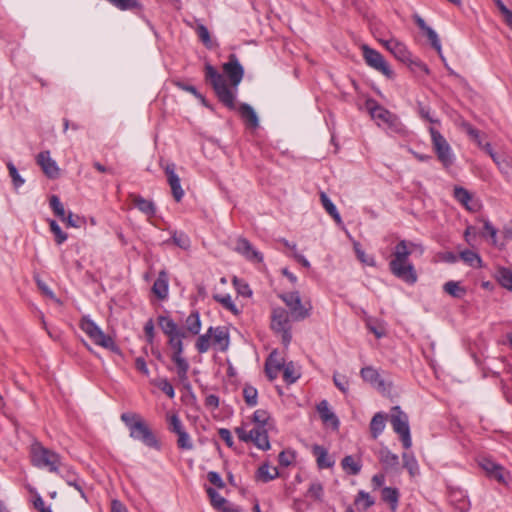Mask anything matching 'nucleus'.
I'll return each instance as SVG.
<instances>
[{
    "label": "nucleus",
    "instance_id": "a878e982",
    "mask_svg": "<svg viewBox=\"0 0 512 512\" xmlns=\"http://www.w3.org/2000/svg\"><path fill=\"white\" fill-rule=\"evenodd\" d=\"M283 369V363L277 359V353L272 352L265 363V372L270 380L277 378L279 372Z\"/></svg>",
    "mask_w": 512,
    "mask_h": 512
},
{
    "label": "nucleus",
    "instance_id": "6e6552de",
    "mask_svg": "<svg viewBox=\"0 0 512 512\" xmlns=\"http://www.w3.org/2000/svg\"><path fill=\"white\" fill-rule=\"evenodd\" d=\"M362 55L365 63L372 69L380 72L389 79L394 77V72L384 59V57L375 49L370 48L368 45L361 46Z\"/></svg>",
    "mask_w": 512,
    "mask_h": 512
},
{
    "label": "nucleus",
    "instance_id": "1a4fd4ad",
    "mask_svg": "<svg viewBox=\"0 0 512 512\" xmlns=\"http://www.w3.org/2000/svg\"><path fill=\"white\" fill-rule=\"evenodd\" d=\"M366 106L369 110L371 117L377 121L378 125L384 123L394 131L400 130L401 123L396 115H394L384 107L378 105L374 100H368L366 102Z\"/></svg>",
    "mask_w": 512,
    "mask_h": 512
},
{
    "label": "nucleus",
    "instance_id": "9d476101",
    "mask_svg": "<svg viewBox=\"0 0 512 512\" xmlns=\"http://www.w3.org/2000/svg\"><path fill=\"white\" fill-rule=\"evenodd\" d=\"M429 132L434 150L439 161L443 164L444 167H449L454 161V156L449 143L442 136V134L433 127L429 128Z\"/></svg>",
    "mask_w": 512,
    "mask_h": 512
},
{
    "label": "nucleus",
    "instance_id": "4d7b16f0",
    "mask_svg": "<svg viewBox=\"0 0 512 512\" xmlns=\"http://www.w3.org/2000/svg\"><path fill=\"white\" fill-rule=\"evenodd\" d=\"M257 389L252 386H245L243 389V397L247 405L255 406L257 404Z\"/></svg>",
    "mask_w": 512,
    "mask_h": 512
},
{
    "label": "nucleus",
    "instance_id": "338daca9",
    "mask_svg": "<svg viewBox=\"0 0 512 512\" xmlns=\"http://www.w3.org/2000/svg\"><path fill=\"white\" fill-rule=\"evenodd\" d=\"M467 134L478 144L479 147L483 145L480 137V132L476 128L472 127L470 124L464 125Z\"/></svg>",
    "mask_w": 512,
    "mask_h": 512
},
{
    "label": "nucleus",
    "instance_id": "052dcab7",
    "mask_svg": "<svg viewBox=\"0 0 512 512\" xmlns=\"http://www.w3.org/2000/svg\"><path fill=\"white\" fill-rule=\"evenodd\" d=\"M67 227L78 228L81 224L84 223L83 218L78 215H74L72 212H69L67 215L65 214V220H62Z\"/></svg>",
    "mask_w": 512,
    "mask_h": 512
},
{
    "label": "nucleus",
    "instance_id": "2eb2a0df",
    "mask_svg": "<svg viewBox=\"0 0 512 512\" xmlns=\"http://www.w3.org/2000/svg\"><path fill=\"white\" fill-rule=\"evenodd\" d=\"M234 250L250 262L260 263L263 261L262 254L244 237L236 239Z\"/></svg>",
    "mask_w": 512,
    "mask_h": 512
},
{
    "label": "nucleus",
    "instance_id": "680f3d73",
    "mask_svg": "<svg viewBox=\"0 0 512 512\" xmlns=\"http://www.w3.org/2000/svg\"><path fill=\"white\" fill-rule=\"evenodd\" d=\"M333 382L335 386L343 393L348 392V379L346 376L334 374L333 375Z\"/></svg>",
    "mask_w": 512,
    "mask_h": 512
},
{
    "label": "nucleus",
    "instance_id": "f3484780",
    "mask_svg": "<svg viewBox=\"0 0 512 512\" xmlns=\"http://www.w3.org/2000/svg\"><path fill=\"white\" fill-rule=\"evenodd\" d=\"M208 332L211 333L212 345L221 352H225L230 344V337L226 327H209Z\"/></svg>",
    "mask_w": 512,
    "mask_h": 512
},
{
    "label": "nucleus",
    "instance_id": "c03bdc74",
    "mask_svg": "<svg viewBox=\"0 0 512 512\" xmlns=\"http://www.w3.org/2000/svg\"><path fill=\"white\" fill-rule=\"evenodd\" d=\"M282 370L284 381L289 384L294 383L300 377V374L297 372L292 362L283 364Z\"/></svg>",
    "mask_w": 512,
    "mask_h": 512
},
{
    "label": "nucleus",
    "instance_id": "393cba45",
    "mask_svg": "<svg viewBox=\"0 0 512 512\" xmlns=\"http://www.w3.org/2000/svg\"><path fill=\"white\" fill-rule=\"evenodd\" d=\"M130 199L133 203V205L138 208L142 213H144L148 217H152L155 212L156 208L152 201L147 200L143 198L140 195L131 194Z\"/></svg>",
    "mask_w": 512,
    "mask_h": 512
},
{
    "label": "nucleus",
    "instance_id": "7c9ffc66",
    "mask_svg": "<svg viewBox=\"0 0 512 512\" xmlns=\"http://www.w3.org/2000/svg\"><path fill=\"white\" fill-rule=\"evenodd\" d=\"M386 415L378 412L376 413L370 422V431L374 439H376L385 428Z\"/></svg>",
    "mask_w": 512,
    "mask_h": 512
},
{
    "label": "nucleus",
    "instance_id": "ea45409f",
    "mask_svg": "<svg viewBox=\"0 0 512 512\" xmlns=\"http://www.w3.org/2000/svg\"><path fill=\"white\" fill-rule=\"evenodd\" d=\"M206 492L210 498L211 504L214 508L223 511V507H228L227 500L222 497L215 489L208 487Z\"/></svg>",
    "mask_w": 512,
    "mask_h": 512
},
{
    "label": "nucleus",
    "instance_id": "20e7f679",
    "mask_svg": "<svg viewBox=\"0 0 512 512\" xmlns=\"http://www.w3.org/2000/svg\"><path fill=\"white\" fill-rule=\"evenodd\" d=\"M206 80L212 85L219 100L229 109L235 108V95L228 88L226 81L212 65L206 64L205 66Z\"/></svg>",
    "mask_w": 512,
    "mask_h": 512
},
{
    "label": "nucleus",
    "instance_id": "6ab92c4d",
    "mask_svg": "<svg viewBox=\"0 0 512 512\" xmlns=\"http://www.w3.org/2000/svg\"><path fill=\"white\" fill-rule=\"evenodd\" d=\"M164 171L167 176V181L171 187L173 197L177 202H179L184 195V191L180 184V178L175 172V164H167Z\"/></svg>",
    "mask_w": 512,
    "mask_h": 512
},
{
    "label": "nucleus",
    "instance_id": "bf43d9fd",
    "mask_svg": "<svg viewBox=\"0 0 512 512\" xmlns=\"http://www.w3.org/2000/svg\"><path fill=\"white\" fill-rule=\"evenodd\" d=\"M121 420L125 423L130 432L133 424H136L138 421H142L143 419L136 413L126 412L121 415Z\"/></svg>",
    "mask_w": 512,
    "mask_h": 512
},
{
    "label": "nucleus",
    "instance_id": "09e8293b",
    "mask_svg": "<svg viewBox=\"0 0 512 512\" xmlns=\"http://www.w3.org/2000/svg\"><path fill=\"white\" fill-rule=\"evenodd\" d=\"M153 384L155 386H157L169 398L172 399L175 397L174 388H173L172 384L166 378H161V379L155 380L153 382Z\"/></svg>",
    "mask_w": 512,
    "mask_h": 512
},
{
    "label": "nucleus",
    "instance_id": "e2e57ef3",
    "mask_svg": "<svg viewBox=\"0 0 512 512\" xmlns=\"http://www.w3.org/2000/svg\"><path fill=\"white\" fill-rule=\"evenodd\" d=\"M322 495H323V486L318 482L312 483L308 489V496L312 497L316 500H321Z\"/></svg>",
    "mask_w": 512,
    "mask_h": 512
},
{
    "label": "nucleus",
    "instance_id": "49530a36",
    "mask_svg": "<svg viewBox=\"0 0 512 512\" xmlns=\"http://www.w3.org/2000/svg\"><path fill=\"white\" fill-rule=\"evenodd\" d=\"M214 299L223 305L227 310L232 312L234 315L239 314V309L234 304L231 296L229 294L225 295H214Z\"/></svg>",
    "mask_w": 512,
    "mask_h": 512
},
{
    "label": "nucleus",
    "instance_id": "9b49d317",
    "mask_svg": "<svg viewBox=\"0 0 512 512\" xmlns=\"http://www.w3.org/2000/svg\"><path fill=\"white\" fill-rule=\"evenodd\" d=\"M279 297L290 309L291 316L294 320L300 321L306 319L310 315V307L306 308L301 301L299 292H288L280 294Z\"/></svg>",
    "mask_w": 512,
    "mask_h": 512
},
{
    "label": "nucleus",
    "instance_id": "412c9836",
    "mask_svg": "<svg viewBox=\"0 0 512 512\" xmlns=\"http://www.w3.org/2000/svg\"><path fill=\"white\" fill-rule=\"evenodd\" d=\"M362 379L379 390L384 391L386 389L385 382L381 379L378 371L372 366L362 368L360 371Z\"/></svg>",
    "mask_w": 512,
    "mask_h": 512
},
{
    "label": "nucleus",
    "instance_id": "c756f323",
    "mask_svg": "<svg viewBox=\"0 0 512 512\" xmlns=\"http://www.w3.org/2000/svg\"><path fill=\"white\" fill-rule=\"evenodd\" d=\"M278 475L279 472L276 467H271L265 463L258 468L256 478L266 483L277 478Z\"/></svg>",
    "mask_w": 512,
    "mask_h": 512
},
{
    "label": "nucleus",
    "instance_id": "13d9d810",
    "mask_svg": "<svg viewBox=\"0 0 512 512\" xmlns=\"http://www.w3.org/2000/svg\"><path fill=\"white\" fill-rule=\"evenodd\" d=\"M7 168H8L9 175H10V177L12 179L14 187L16 189L21 187L24 184L25 180L20 176V174L18 173L17 168L11 162H9L7 164Z\"/></svg>",
    "mask_w": 512,
    "mask_h": 512
},
{
    "label": "nucleus",
    "instance_id": "aec40b11",
    "mask_svg": "<svg viewBox=\"0 0 512 512\" xmlns=\"http://www.w3.org/2000/svg\"><path fill=\"white\" fill-rule=\"evenodd\" d=\"M317 411L320 415L321 420L324 424L332 426L334 429H337L339 426V420L334 412L330 409L329 403L327 400H322L317 405Z\"/></svg>",
    "mask_w": 512,
    "mask_h": 512
},
{
    "label": "nucleus",
    "instance_id": "f704fd0d",
    "mask_svg": "<svg viewBox=\"0 0 512 512\" xmlns=\"http://www.w3.org/2000/svg\"><path fill=\"white\" fill-rule=\"evenodd\" d=\"M186 330L193 335L199 334L201 330L200 315L197 311L192 312L185 321Z\"/></svg>",
    "mask_w": 512,
    "mask_h": 512
},
{
    "label": "nucleus",
    "instance_id": "39448f33",
    "mask_svg": "<svg viewBox=\"0 0 512 512\" xmlns=\"http://www.w3.org/2000/svg\"><path fill=\"white\" fill-rule=\"evenodd\" d=\"M79 326L81 330L96 344L112 351L117 350L114 340L105 334L101 328L88 316H83Z\"/></svg>",
    "mask_w": 512,
    "mask_h": 512
},
{
    "label": "nucleus",
    "instance_id": "5701e85b",
    "mask_svg": "<svg viewBox=\"0 0 512 512\" xmlns=\"http://www.w3.org/2000/svg\"><path fill=\"white\" fill-rule=\"evenodd\" d=\"M238 112L248 127L255 129L259 126L258 116L252 106L243 103L239 106Z\"/></svg>",
    "mask_w": 512,
    "mask_h": 512
},
{
    "label": "nucleus",
    "instance_id": "0eeeda50",
    "mask_svg": "<svg viewBox=\"0 0 512 512\" xmlns=\"http://www.w3.org/2000/svg\"><path fill=\"white\" fill-rule=\"evenodd\" d=\"M390 423L395 433L402 441L403 447L409 449L412 445L408 416L399 406L391 409Z\"/></svg>",
    "mask_w": 512,
    "mask_h": 512
},
{
    "label": "nucleus",
    "instance_id": "4be33fe9",
    "mask_svg": "<svg viewBox=\"0 0 512 512\" xmlns=\"http://www.w3.org/2000/svg\"><path fill=\"white\" fill-rule=\"evenodd\" d=\"M168 280V274L166 273V271L161 270L158 274L156 281L152 286L153 293L160 300H164L168 296Z\"/></svg>",
    "mask_w": 512,
    "mask_h": 512
},
{
    "label": "nucleus",
    "instance_id": "b1692460",
    "mask_svg": "<svg viewBox=\"0 0 512 512\" xmlns=\"http://www.w3.org/2000/svg\"><path fill=\"white\" fill-rule=\"evenodd\" d=\"M479 465L487 473L488 476L495 478L499 482L504 481L503 468L494 461L483 458L479 462Z\"/></svg>",
    "mask_w": 512,
    "mask_h": 512
},
{
    "label": "nucleus",
    "instance_id": "72a5a7b5",
    "mask_svg": "<svg viewBox=\"0 0 512 512\" xmlns=\"http://www.w3.org/2000/svg\"><path fill=\"white\" fill-rule=\"evenodd\" d=\"M496 279L502 287L512 291V271L510 269L504 267L498 268Z\"/></svg>",
    "mask_w": 512,
    "mask_h": 512
},
{
    "label": "nucleus",
    "instance_id": "c85d7f7f",
    "mask_svg": "<svg viewBox=\"0 0 512 512\" xmlns=\"http://www.w3.org/2000/svg\"><path fill=\"white\" fill-rule=\"evenodd\" d=\"M379 460L385 469H396L399 464V458L387 448H383L379 452Z\"/></svg>",
    "mask_w": 512,
    "mask_h": 512
},
{
    "label": "nucleus",
    "instance_id": "7ed1b4c3",
    "mask_svg": "<svg viewBox=\"0 0 512 512\" xmlns=\"http://www.w3.org/2000/svg\"><path fill=\"white\" fill-rule=\"evenodd\" d=\"M31 462L35 467L52 473H59L62 467L60 455L40 443H35L31 447Z\"/></svg>",
    "mask_w": 512,
    "mask_h": 512
},
{
    "label": "nucleus",
    "instance_id": "79ce46f5",
    "mask_svg": "<svg viewBox=\"0 0 512 512\" xmlns=\"http://www.w3.org/2000/svg\"><path fill=\"white\" fill-rule=\"evenodd\" d=\"M212 346V337L208 330L198 337L195 344L197 351L201 354L206 353Z\"/></svg>",
    "mask_w": 512,
    "mask_h": 512
},
{
    "label": "nucleus",
    "instance_id": "473e14b6",
    "mask_svg": "<svg viewBox=\"0 0 512 512\" xmlns=\"http://www.w3.org/2000/svg\"><path fill=\"white\" fill-rule=\"evenodd\" d=\"M158 325L160 326L163 333L167 336L176 334L181 331L177 324L168 316H159Z\"/></svg>",
    "mask_w": 512,
    "mask_h": 512
},
{
    "label": "nucleus",
    "instance_id": "a18cd8bd",
    "mask_svg": "<svg viewBox=\"0 0 512 512\" xmlns=\"http://www.w3.org/2000/svg\"><path fill=\"white\" fill-rule=\"evenodd\" d=\"M460 258L472 267H480L482 263L479 255L471 250L462 251Z\"/></svg>",
    "mask_w": 512,
    "mask_h": 512
},
{
    "label": "nucleus",
    "instance_id": "37998d69",
    "mask_svg": "<svg viewBox=\"0 0 512 512\" xmlns=\"http://www.w3.org/2000/svg\"><path fill=\"white\" fill-rule=\"evenodd\" d=\"M168 337H169V345L173 349V354H182L183 353L182 339L185 337V332L180 331V332L170 335Z\"/></svg>",
    "mask_w": 512,
    "mask_h": 512
},
{
    "label": "nucleus",
    "instance_id": "a211bd4d",
    "mask_svg": "<svg viewBox=\"0 0 512 512\" xmlns=\"http://www.w3.org/2000/svg\"><path fill=\"white\" fill-rule=\"evenodd\" d=\"M36 161L48 178L55 179L59 176V168L56 162L51 158L49 151L40 152L37 155Z\"/></svg>",
    "mask_w": 512,
    "mask_h": 512
},
{
    "label": "nucleus",
    "instance_id": "f257e3e1",
    "mask_svg": "<svg viewBox=\"0 0 512 512\" xmlns=\"http://www.w3.org/2000/svg\"><path fill=\"white\" fill-rule=\"evenodd\" d=\"M255 427L247 431L243 427L235 428V433L243 442H252L258 449L267 451L270 449L269 432L274 430L275 424L270 414L263 409H258L253 414Z\"/></svg>",
    "mask_w": 512,
    "mask_h": 512
},
{
    "label": "nucleus",
    "instance_id": "423d86ee",
    "mask_svg": "<svg viewBox=\"0 0 512 512\" xmlns=\"http://www.w3.org/2000/svg\"><path fill=\"white\" fill-rule=\"evenodd\" d=\"M270 326L275 333L281 336L282 343L288 346L292 339L289 312L283 307L273 308Z\"/></svg>",
    "mask_w": 512,
    "mask_h": 512
},
{
    "label": "nucleus",
    "instance_id": "f8f14e48",
    "mask_svg": "<svg viewBox=\"0 0 512 512\" xmlns=\"http://www.w3.org/2000/svg\"><path fill=\"white\" fill-rule=\"evenodd\" d=\"M130 437L141 441L144 445L150 448H154L156 450L160 449V443L157 440L154 433L151 431L149 426L145 423L144 420L138 421L136 424H133L130 431Z\"/></svg>",
    "mask_w": 512,
    "mask_h": 512
},
{
    "label": "nucleus",
    "instance_id": "58836bf2",
    "mask_svg": "<svg viewBox=\"0 0 512 512\" xmlns=\"http://www.w3.org/2000/svg\"><path fill=\"white\" fill-rule=\"evenodd\" d=\"M119 10H138L142 8L139 0H107Z\"/></svg>",
    "mask_w": 512,
    "mask_h": 512
},
{
    "label": "nucleus",
    "instance_id": "4c0bfd02",
    "mask_svg": "<svg viewBox=\"0 0 512 512\" xmlns=\"http://www.w3.org/2000/svg\"><path fill=\"white\" fill-rule=\"evenodd\" d=\"M353 248L356 254L357 259L368 266L374 267L376 265L375 259L373 256L367 255L361 247V244L357 241L353 242Z\"/></svg>",
    "mask_w": 512,
    "mask_h": 512
},
{
    "label": "nucleus",
    "instance_id": "c9c22d12",
    "mask_svg": "<svg viewBox=\"0 0 512 512\" xmlns=\"http://www.w3.org/2000/svg\"><path fill=\"white\" fill-rule=\"evenodd\" d=\"M382 500L389 503L391 505V509L393 511L396 510L398 499H399V493L398 490L391 487H385L382 489Z\"/></svg>",
    "mask_w": 512,
    "mask_h": 512
},
{
    "label": "nucleus",
    "instance_id": "e433bc0d",
    "mask_svg": "<svg viewBox=\"0 0 512 512\" xmlns=\"http://www.w3.org/2000/svg\"><path fill=\"white\" fill-rule=\"evenodd\" d=\"M444 291L454 298H462L466 294V289L459 285L458 282L448 281L443 286Z\"/></svg>",
    "mask_w": 512,
    "mask_h": 512
},
{
    "label": "nucleus",
    "instance_id": "ddd939ff",
    "mask_svg": "<svg viewBox=\"0 0 512 512\" xmlns=\"http://www.w3.org/2000/svg\"><path fill=\"white\" fill-rule=\"evenodd\" d=\"M170 432L177 435V446L182 450H192L193 442L190 435L186 432L180 418L177 414L168 416Z\"/></svg>",
    "mask_w": 512,
    "mask_h": 512
},
{
    "label": "nucleus",
    "instance_id": "2f4dec72",
    "mask_svg": "<svg viewBox=\"0 0 512 512\" xmlns=\"http://www.w3.org/2000/svg\"><path fill=\"white\" fill-rule=\"evenodd\" d=\"M172 361L176 364L177 375L181 381L187 380V373L189 370V364L187 360L182 357V354H172Z\"/></svg>",
    "mask_w": 512,
    "mask_h": 512
},
{
    "label": "nucleus",
    "instance_id": "de8ad7c7",
    "mask_svg": "<svg viewBox=\"0 0 512 512\" xmlns=\"http://www.w3.org/2000/svg\"><path fill=\"white\" fill-rule=\"evenodd\" d=\"M427 38L429 39L431 46L437 51L438 55L441 57L442 60H444V57L442 55V47L440 40L438 38L437 33L429 27L427 30L424 31Z\"/></svg>",
    "mask_w": 512,
    "mask_h": 512
},
{
    "label": "nucleus",
    "instance_id": "3c124183",
    "mask_svg": "<svg viewBox=\"0 0 512 512\" xmlns=\"http://www.w3.org/2000/svg\"><path fill=\"white\" fill-rule=\"evenodd\" d=\"M196 33L202 43L209 49L213 47V42L210 37V33L206 26L203 24H198L196 28Z\"/></svg>",
    "mask_w": 512,
    "mask_h": 512
},
{
    "label": "nucleus",
    "instance_id": "bb28decb",
    "mask_svg": "<svg viewBox=\"0 0 512 512\" xmlns=\"http://www.w3.org/2000/svg\"><path fill=\"white\" fill-rule=\"evenodd\" d=\"M312 453L316 457L319 468H330L333 466L334 462L329 458L328 451L323 446L314 445Z\"/></svg>",
    "mask_w": 512,
    "mask_h": 512
},
{
    "label": "nucleus",
    "instance_id": "dca6fc26",
    "mask_svg": "<svg viewBox=\"0 0 512 512\" xmlns=\"http://www.w3.org/2000/svg\"><path fill=\"white\" fill-rule=\"evenodd\" d=\"M223 70L233 86H238L242 81L244 69L235 54L229 56V61L223 65Z\"/></svg>",
    "mask_w": 512,
    "mask_h": 512
},
{
    "label": "nucleus",
    "instance_id": "69168bd1",
    "mask_svg": "<svg viewBox=\"0 0 512 512\" xmlns=\"http://www.w3.org/2000/svg\"><path fill=\"white\" fill-rule=\"evenodd\" d=\"M207 478H208L209 482L212 485L216 486L217 488L222 489L225 487L224 481L222 480L221 476L217 472L210 471L207 474Z\"/></svg>",
    "mask_w": 512,
    "mask_h": 512
},
{
    "label": "nucleus",
    "instance_id": "6e6d98bb",
    "mask_svg": "<svg viewBox=\"0 0 512 512\" xmlns=\"http://www.w3.org/2000/svg\"><path fill=\"white\" fill-rule=\"evenodd\" d=\"M49 226H50L51 232L55 236V241L57 244H62L63 242H65L67 240L68 235L61 230L60 226L57 224V222L55 220H50Z\"/></svg>",
    "mask_w": 512,
    "mask_h": 512
},
{
    "label": "nucleus",
    "instance_id": "864d4df0",
    "mask_svg": "<svg viewBox=\"0 0 512 512\" xmlns=\"http://www.w3.org/2000/svg\"><path fill=\"white\" fill-rule=\"evenodd\" d=\"M50 207L57 217L61 220H65V209L58 196L53 195L50 198Z\"/></svg>",
    "mask_w": 512,
    "mask_h": 512
},
{
    "label": "nucleus",
    "instance_id": "603ef678",
    "mask_svg": "<svg viewBox=\"0 0 512 512\" xmlns=\"http://www.w3.org/2000/svg\"><path fill=\"white\" fill-rule=\"evenodd\" d=\"M172 241L181 249L187 250L190 247V238L183 232L175 231L172 234Z\"/></svg>",
    "mask_w": 512,
    "mask_h": 512
},
{
    "label": "nucleus",
    "instance_id": "a19ab883",
    "mask_svg": "<svg viewBox=\"0 0 512 512\" xmlns=\"http://www.w3.org/2000/svg\"><path fill=\"white\" fill-rule=\"evenodd\" d=\"M342 468L350 475H357L361 470L360 462L356 461L352 456H346L341 462Z\"/></svg>",
    "mask_w": 512,
    "mask_h": 512
},
{
    "label": "nucleus",
    "instance_id": "774afa93",
    "mask_svg": "<svg viewBox=\"0 0 512 512\" xmlns=\"http://www.w3.org/2000/svg\"><path fill=\"white\" fill-rule=\"evenodd\" d=\"M498 168L506 175H512V162L507 158H502L501 162H498Z\"/></svg>",
    "mask_w": 512,
    "mask_h": 512
},
{
    "label": "nucleus",
    "instance_id": "cd10ccee",
    "mask_svg": "<svg viewBox=\"0 0 512 512\" xmlns=\"http://www.w3.org/2000/svg\"><path fill=\"white\" fill-rule=\"evenodd\" d=\"M320 201L325 211L334 219V221L338 225H342V219L336 206L333 204V202L330 200L327 194L323 191L320 192Z\"/></svg>",
    "mask_w": 512,
    "mask_h": 512
},
{
    "label": "nucleus",
    "instance_id": "5fc2aeb1",
    "mask_svg": "<svg viewBox=\"0 0 512 512\" xmlns=\"http://www.w3.org/2000/svg\"><path fill=\"white\" fill-rule=\"evenodd\" d=\"M454 197L462 205H464L466 208L470 209L468 207V203L471 200V194L465 188L456 186L454 188Z\"/></svg>",
    "mask_w": 512,
    "mask_h": 512
},
{
    "label": "nucleus",
    "instance_id": "f03ea898",
    "mask_svg": "<svg viewBox=\"0 0 512 512\" xmlns=\"http://www.w3.org/2000/svg\"><path fill=\"white\" fill-rule=\"evenodd\" d=\"M418 247L412 242L401 240L396 246L393 253L394 258L390 261L389 267L391 272L399 279L414 284L417 281V275L413 265L408 261V257L412 254L413 249Z\"/></svg>",
    "mask_w": 512,
    "mask_h": 512
},
{
    "label": "nucleus",
    "instance_id": "4468645a",
    "mask_svg": "<svg viewBox=\"0 0 512 512\" xmlns=\"http://www.w3.org/2000/svg\"><path fill=\"white\" fill-rule=\"evenodd\" d=\"M383 44L386 49L389 50L398 60L402 62H410L419 67L421 70L428 72V68L423 62L419 60L413 61L411 59L412 55L403 43L396 39H390L384 41Z\"/></svg>",
    "mask_w": 512,
    "mask_h": 512
},
{
    "label": "nucleus",
    "instance_id": "8fccbe9b",
    "mask_svg": "<svg viewBox=\"0 0 512 512\" xmlns=\"http://www.w3.org/2000/svg\"><path fill=\"white\" fill-rule=\"evenodd\" d=\"M403 466L409 471L411 475H415L418 472V464L415 457L409 453H403Z\"/></svg>",
    "mask_w": 512,
    "mask_h": 512
},
{
    "label": "nucleus",
    "instance_id": "0e129e2a",
    "mask_svg": "<svg viewBox=\"0 0 512 512\" xmlns=\"http://www.w3.org/2000/svg\"><path fill=\"white\" fill-rule=\"evenodd\" d=\"M36 283H37L38 288L42 291L43 294H45L47 297L53 299L54 301H56L57 303L60 304L59 299L56 298L54 292L48 287V285L44 281L37 278Z\"/></svg>",
    "mask_w": 512,
    "mask_h": 512
}]
</instances>
